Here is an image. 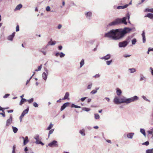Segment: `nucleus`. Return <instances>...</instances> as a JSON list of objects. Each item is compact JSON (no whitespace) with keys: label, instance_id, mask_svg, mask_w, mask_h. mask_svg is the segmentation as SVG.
<instances>
[{"label":"nucleus","instance_id":"423d86ee","mask_svg":"<svg viewBox=\"0 0 153 153\" xmlns=\"http://www.w3.org/2000/svg\"><path fill=\"white\" fill-rule=\"evenodd\" d=\"M13 121V116L12 114L10 115L9 118L8 119L6 122V126H10L12 123Z\"/></svg>","mask_w":153,"mask_h":153},{"label":"nucleus","instance_id":"7c9ffc66","mask_svg":"<svg viewBox=\"0 0 153 153\" xmlns=\"http://www.w3.org/2000/svg\"><path fill=\"white\" fill-rule=\"evenodd\" d=\"M140 132L141 133H142L143 135L145 137H146L145 131L144 129H143V128H140Z\"/></svg>","mask_w":153,"mask_h":153},{"label":"nucleus","instance_id":"dca6fc26","mask_svg":"<svg viewBox=\"0 0 153 153\" xmlns=\"http://www.w3.org/2000/svg\"><path fill=\"white\" fill-rule=\"evenodd\" d=\"M111 56L110 54H108L105 56L100 58L102 59L108 60L111 58Z\"/></svg>","mask_w":153,"mask_h":153},{"label":"nucleus","instance_id":"c9c22d12","mask_svg":"<svg viewBox=\"0 0 153 153\" xmlns=\"http://www.w3.org/2000/svg\"><path fill=\"white\" fill-rule=\"evenodd\" d=\"M94 118L95 119L97 120L99 119L100 116L98 114H94Z\"/></svg>","mask_w":153,"mask_h":153},{"label":"nucleus","instance_id":"2eb2a0df","mask_svg":"<svg viewBox=\"0 0 153 153\" xmlns=\"http://www.w3.org/2000/svg\"><path fill=\"white\" fill-rule=\"evenodd\" d=\"M134 133L133 132L128 133L127 135V137L130 139H132Z\"/></svg>","mask_w":153,"mask_h":153},{"label":"nucleus","instance_id":"ddd939ff","mask_svg":"<svg viewBox=\"0 0 153 153\" xmlns=\"http://www.w3.org/2000/svg\"><path fill=\"white\" fill-rule=\"evenodd\" d=\"M70 103L68 102H67L65 103L60 108V110L61 111H63L65 108L68 106Z\"/></svg>","mask_w":153,"mask_h":153},{"label":"nucleus","instance_id":"cd10ccee","mask_svg":"<svg viewBox=\"0 0 153 153\" xmlns=\"http://www.w3.org/2000/svg\"><path fill=\"white\" fill-rule=\"evenodd\" d=\"M79 132L82 136H85V130L84 129L80 130Z\"/></svg>","mask_w":153,"mask_h":153},{"label":"nucleus","instance_id":"c03bdc74","mask_svg":"<svg viewBox=\"0 0 153 153\" xmlns=\"http://www.w3.org/2000/svg\"><path fill=\"white\" fill-rule=\"evenodd\" d=\"M92 85V84L91 82L87 86V89H90Z\"/></svg>","mask_w":153,"mask_h":153},{"label":"nucleus","instance_id":"69168bd1","mask_svg":"<svg viewBox=\"0 0 153 153\" xmlns=\"http://www.w3.org/2000/svg\"><path fill=\"white\" fill-rule=\"evenodd\" d=\"M105 99L108 102H109L110 101V99L108 97H105Z\"/></svg>","mask_w":153,"mask_h":153},{"label":"nucleus","instance_id":"6ab92c4d","mask_svg":"<svg viewBox=\"0 0 153 153\" xmlns=\"http://www.w3.org/2000/svg\"><path fill=\"white\" fill-rule=\"evenodd\" d=\"M46 46L42 48L39 51L41 52L44 55H45L47 54V51H45V50L47 48H45Z\"/></svg>","mask_w":153,"mask_h":153},{"label":"nucleus","instance_id":"37998d69","mask_svg":"<svg viewBox=\"0 0 153 153\" xmlns=\"http://www.w3.org/2000/svg\"><path fill=\"white\" fill-rule=\"evenodd\" d=\"M112 62V60H111L109 61H107L106 62V64L108 65H109Z\"/></svg>","mask_w":153,"mask_h":153},{"label":"nucleus","instance_id":"09e8293b","mask_svg":"<svg viewBox=\"0 0 153 153\" xmlns=\"http://www.w3.org/2000/svg\"><path fill=\"white\" fill-rule=\"evenodd\" d=\"M97 91L95 90H94L91 91V92H90V94H94L97 93Z\"/></svg>","mask_w":153,"mask_h":153},{"label":"nucleus","instance_id":"e2e57ef3","mask_svg":"<svg viewBox=\"0 0 153 153\" xmlns=\"http://www.w3.org/2000/svg\"><path fill=\"white\" fill-rule=\"evenodd\" d=\"M130 56V55L125 54L123 55V56L125 58H126L129 57Z\"/></svg>","mask_w":153,"mask_h":153},{"label":"nucleus","instance_id":"8fccbe9b","mask_svg":"<svg viewBox=\"0 0 153 153\" xmlns=\"http://www.w3.org/2000/svg\"><path fill=\"white\" fill-rule=\"evenodd\" d=\"M15 149L16 146L14 145L13 147L12 153H15Z\"/></svg>","mask_w":153,"mask_h":153},{"label":"nucleus","instance_id":"f704fd0d","mask_svg":"<svg viewBox=\"0 0 153 153\" xmlns=\"http://www.w3.org/2000/svg\"><path fill=\"white\" fill-rule=\"evenodd\" d=\"M53 126V124H52L51 123L50 124L49 126L47 128V130H50Z\"/></svg>","mask_w":153,"mask_h":153},{"label":"nucleus","instance_id":"aec40b11","mask_svg":"<svg viewBox=\"0 0 153 153\" xmlns=\"http://www.w3.org/2000/svg\"><path fill=\"white\" fill-rule=\"evenodd\" d=\"M29 111V107H28L26 109L24 110L22 113L21 116L24 117L26 114H27Z\"/></svg>","mask_w":153,"mask_h":153},{"label":"nucleus","instance_id":"338daca9","mask_svg":"<svg viewBox=\"0 0 153 153\" xmlns=\"http://www.w3.org/2000/svg\"><path fill=\"white\" fill-rule=\"evenodd\" d=\"M0 115H2L3 117L5 116V114L3 113H0Z\"/></svg>","mask_w":153,"mask_h":153},{"label":"nucleus","instance_id":"a211bd4d","mask_svg":"<svg viewBox=\"0 0 153 153\" xmlns=\"http://www.w3.org/2000/svg\"><path fill=\"white\" fill-rule=\"evenodd\" d=\"M116 93L117 96H120L122 94V91L119 88H117L116 89Z\"/></svg>","mask_w":153,"mask_h":153},{"label":"nucleus","instance_id":"c85d7f7f","mask_svg":"<svg viewBox=\"0 0 153 153\" xmlns=\"http://www.w3.org/2000/svg\"><path fill=\"white\" fill-rule=\"evenodd\" d=\"M22 7V5L21 4H19L16 7L15 10H19Z\"/></svg>","mask_w":153,"mask_h":153},{"label":"nucleus","instance_id":"72a5a7b5","mask_svg":"<svg viewBox=\"0 0 153 153\" xmlns=\"http://www.w3.org/2000/svg\"><path fill=\"white\" fill-rule=\"evenodd\" d=\"M146 153H153V149L147 150L146 151Z\"/></svg>","mask_w":153,"mask_h":153},{"label":"nucleus","instance_id":"bf43d9fd","mask_svg":"<svg viewBox=\"0 0 153 153\" xmlns=\"http://www.w3.org/2000/svg\"><path fill=\"white\" fill-rule=\"evenodd\" d=\"M19 30V27L18 25H17L16 27V31L18 32Z\"/></svg>","mask_w":153,"mask_h":153},{"label":"nucleus","instance_id":"4468645a","mask_svg":"<svg viewBox=\"0 0 153 153\" xmlns=\"http://www.w3.org/2000/svg\"><path fill=\"white\" fill-rule=\"evenodd\" d=\"M16 33L14 32L12 34L9 36L7 37V39L10 41H12L13 40V38L14 37Z\"/></svg>","mask_w":153,"mask_h":153},{"label":"nucleus","instance_id":"052dcab7","mask_svg":"<svg viewBox=\"0 0 153 153\" xmlns=\"http://www.w3.org/2000/svg\"><path fill=\"white\" fill-rule=\"evenodd\" d=\"M86 97H82L80 99V100L81 101L83 102L84 101L85 99H86Z\"/></svg>","mask_w":153,"mask_h":153},{"label":"nucleus","instance_id":"6e6d98bb","mask_svg":"<svg viewBox=\"0 0 153 153\" xmlns=\"http://www.w3.org/2000/svg\"><path fill=\"white\" fill-rule=\"evenodd\" d=\"M9 96H10V94H6L3 97V98H6L7 97H8Z\"/></svg>","mask_w":153,"mask_h":153},{"label":"nucleus","instance_id":"f03ea898","mask_svg":"<svg viewBox=\"0 0 153 153\" xmlns=\"http://www.w3.org/2000/svg\"><path fill=\"white\" fill-rule=\"evenodd\" d=\"M131 30L130 28L125 27L123 29H117L115 30V37L114 38V40H118L123 38L125 34L129 33Z\"/></svg>","mask_w":153,"mask_h":153},{"label":"nucleus","instance_id":"ea45409f","mask_svg":"<svg viewBox=\"0 0 153 153\" xmlns=\"http://www.w3.org/2000/svg\"><path fill=\"white\" fill-rule=\"evenodd\" d=\"M137 42L136 39L134 38L131 40V43L132 45H134Z\"/></svg>","mask_w":153,"mask_h":153},{"label":"nucleus","instance_id":"9b49d317","mask_svg":"<svg viewBox=\"0 0 153 153\" xmlns=\"http://www.w3.org/2000/svg\"><path fill=\"white\" fill-rule=\"evenodd\" d=\"M45 71H46V73L43 72L42 74V77L45 80H46L47 79L48 74V71L46 69Z\"/></svg>","mask_w":153,"mask_h":153},{"label":"nucleus","instance_id":"2f4dec72","mask_svg":"<svg viewBox=\"0 0 153 153\" xmlns=\"http://www.w3.org/2000/svg\"><path fill=\"white\" fill-rule=\"evenodd\" d=\"M80 68H81L85 64V62H84V60L83 59H82L80 63Z\"/></svg>","mask_w":153,"mask_h":153},{"label":"nucleus","instance_id":"7ed1b4c3","mask_svg":"<svg viewBox=\"0 0 153 153\" xmlns=\"http://www.w3.org/2000/svg\"><path fill=\"white\" fill-rule=\"evenodd\" d=\"M129 19L130 14L128 12L126 14V17H124L122 19H117L113 22L109 23L108 24V25L109 26L115 25L120 23H123L126 25L127 24V22L126 21V19H127L129 20Z\"/></svg>","mask_w":153,"mask_h":153},{"label":"nucleus","instance_id":"473e14b6","mask_svg":"<svg viewBox=\"0 0 153 153\" xmlns=\"http://www.w3.org/2000/svg\"><path fill=\"white\" fill-rule=\"evenodd\" d=\"M145 12H148L152 13H153V9L146 8L145 10Z\"/></svg>","mask_w":153,"mask_h":153},{"label":"nucleus","instance_id":"20e7f679","mask_svg":"<svg viewBox=\"0 0 153 153\" xmlns=\"http://www.w3.org/2000/svg\"><path fill=\"white\" fill-rule=\"evenodd\" d=\"M115 30H112L110 31L105 34L104 37L111 38L112 39L114 40V38L115 37L116 35Z\"/></svg>","mask_w":153,"mask_h":153},{"label":"nucleus","instance_id":"4d7b16f0","mask_svg":"<svg viewBox=\"0 0 153 153\" xmlns=\"http://www.w3.org/2000/svg\"><path fill=\"white\" fill-rule=\"evenodd\" d=\"M149 70L152 75L153 76V69L152 67H150Z\"/></svg>","mask_w":153,"mask_h":153},{"label":"nucleus","instance_id":"de8ad7c7","mask_svg":"<svg viewBox=\"0 0 153 153\" xmlns=\"http://www.w3.org/2000/svg\"><path fill=\"white\" fill-rule=\"evenodd\" d=\"M33 98H32L29 100H27V101H28L29 103H31L33 101Z\"/></svg>","mask_w":153,"mask_h":153},{"label":"nucleus","instance_id":"774afa93","mask_svg":"<svg viewBox=\"0 0 153 153\" xmlns=\"http://www.w3.org/2000/svg\"><path fill=\"white\" fill-rule=\"evenodd\" d=\"M58 48L59 50H61L62 49V46H59L58 47Z\"/></svg>","mask_w":153,"mask_h":153},{"label":"nucleus","instance_id":"4c0bfd02","mask_svg":"<svg viewBox=\"0 0 153 153\" xmlns=\"http://www.w3.org/2000/svg\"><path fill=\"white\" fill-rule=\"evenodd\" d=\"M42 67V65H41L39 66L38 67V69H36L35 70V71H38L41 70Z\"/></svg>","mask_w":153,"mask_h":153},{"label":"nucleus","instance_id":"58836bf2","mask_svg":"<svg viewBox=\"0 0 153 153\" xmlns=\"http://www.w3.org/2000/svg\"><path fill=\"white\" fill-rule=\"evenodd\" d=\"M146 0H141L138 3L136 4V5L137 7H138V6L142 4L143 2L145 1Z\"/></svg>","mask_w":153,"mask_h":153},{"label":"nucleus","instance_id":"1a4fd4ad","mask_svg":"<svg viewBox=\"0 0 153 153\" xmlns=\"http://www.w3.org/2000/svg\"><path fill=\"white\" fill-rule=\"evenodd\" d=\"M57 142L56 140H53L52 142L48 144V146L51 147L53 146H57Z\"/></svg>","mask_w":153,"mask_h":153},{"label":"nucleus","instance_id":"4be33fe9","mask_svg":"<svg viewBox=\"0 0 153 153\" xmlns=\"http://www.w3.org/2000/svg\"><path fill=\"white\" fill-rule=\"evenodd\" d=\"M128 6V4H126L124 6H118L117 7V9H123L124 8H126Z\"/></svg>","mask_w":153,"mask_h":153},{"label":"nucleus","instance_id":"0eeeda50","mask_svg":"<svg viewBox=\"0 0 153 153\" xmlns=\"http://www.w3.org/2000/svg\"><path fill=\"white\" fill-rule=\"evenodd\" d=\"M118 46L120 48H125L128 45L124 41L122 42H120L118 43Z\"/></svg>","mask_w":153,"mask_h":153},{"label":"nucleus","instance_id":"49530a36","mask_svg":"<svg viewBox=\"0 0 153 153\" xmlns=\"http://www.w3.org/2000/svg\"><path fill=\"white\" fill-rule=\"evenodd\" d=\"M59 56L60 57L62 58L65 56V54L62 52L60 53Z\"/></svg>","mask_w":153,"mask_h":153},{"label":"nucleus","instance_id":"f8f14e48","mask_svg":"<svg viewBox=\"0 0 153 153\" xmlns=\"http://www.w3.org/2000/svg\"><path fill=\"white\" fill-rule=\"evenodd\" d=\"M22 138L23 140L24 141L23 143V145L24 146H25L29 142V140H28V137L27 136H26L25 138L24 137H21Z\"/></svg>","mask_w":153,"mask_h":153},{"label":"nucleus","instance_id":"b1692460","mask_svg":"<svg viewBox=\"0 0 153 153\" xmlns=\"http://www.w3.org/2000/svg\"><path fill=\"white\" fill-rule=\"evenodd\" d=\"M145 17H148V18L153 19V13H149L144 16Z\"/></svg>","mask_w":153,"mask_h":153},{"label":"nucleus","instance_id":"9d476101","mask_svg":"<svg viewBox=\"0 0 153 153\" xmlns=\"http://www.w3.org/2000/svg\"><path fill=\"white\" fill-rule=\"evenodd\" d=\"M56 43V42L55 41H52V39L51 40L49 41L48 44L46 46L45 48H47L48 47L49 45H54Z\"/></svg>","mask_w":153,"mask_h":153},{"label":"nucleus","instance_id":"13d9d810","mask_svg":"<svg viewBox=\"0 0 153 153\" xmlns=\"http://www.w3.org/2000/svg\"><path fill=\"white\" fill-rule=\"evenodd\" d=\"M142 97V98L145 100H146V101H149V100L147 99L146 98V97L144 96H143Z\"/></svg>","mask_w":153,"mask_h":153},{"label":"nucleus","instance_id":"a19ab883","mask_svg":"<svg viewBox=\"0 0 153 153\" xmlns=\"http://www.w3.org/2000/svg\"><path fill=\"white\" fill-rule=\"evenodd\" d=\"M82 110L83 111H85L88 112L90 110V109L89 108H87L85 107V108H82Z\"/></svg>","mask_w":153,"mask_h":153},{"label":"nucleus","instance_id":"864d4df0","mask_svg":"<svg viewBox=\"0 0 153 153\" xmlns=\"http://www.w3.org/2000/svg\"><path fill=\"white\" fill-rule=\"evenodd\" d=\"M100 76V75L98 74H96V75L94 76H93V77H94V78H98Z\"/></svg>","mask_w":153,"mask_h":153},{"label":"nucleus","instance_id":"5fc2aeb1","mask_svg":"<svg viewBox=\"0 0 153 153\" xmlns=\"http://www.w3.org/2000/svg\"><path fill=\"white\" fill-rule=\"evenodd\" d=\"M149 143L148 141H146V142H145V143H143L142 144L143 145H146V146H148L149 145Z\"/></svg>","mask_w":153,"mask_h":153},{"label":"nucleus","instance_id":"393cba45","mask_svg":"<svg viewBox=\"0 0 153 153\" xmlns=\"http://www.w3.org/2000/svg\"><path fill=\"white\" fill-rule=\"evenodd\" d=\"M27 100L23 98H22L21 101L19 103V105H22L23 103H24L25 102L27 101Z\"/></svg>","mask_w":153,"mask_h":153},{"label":"nucleus","instance_id":"c756f323","mask_svg":"<svg viewBox=\"0 0 153 153\" xmlns=\"http://www.w3.org/2000/svg\"><path fill=\"white\" fill-rule=\"evenodd\" d=\"M12 128L14 133H16L18 131V129L16 127L13 126H12Z\"/></svg>","mask_w":153,"mask_h":153},{"label":"nucleus","instance_id":"5701e85b","mask_svg":"<svg viewBox=\"0 0 153 153\" xmlns=\"http://www.w3.org/2000/svg\"><path fill=\"white\" fill-rule=\"evenodd\" d=\"M69 94L68 92H66L64 97L62 99V100H65L68 99Z\"/></svg>","mask_w":153,"mask_h":153},{"label":"nucleus","instance_id":"3c124183","mask_svg":"<svg viewBox=\"0 0 153 153\" xmlns=\"http://www.w3.org/2000/svg\"><path fill=\"white\" fill-rule=\"evenodd\" d=\"M50 7L49 6H47L46 8V10L47 11H50Z\"/></svg>","mask_w":153,"mask_h":153},{"label":"nucleus","instance_id":"bb28decb","mask_svg":"<svg viewBox=\"0 0 153 153\" xmlns=\"http://www.w3.org/2000/svg\"><path fill=\"white\" fill-rule=\"evenodd\" d=\"M128 71H129L130 73H133L136 71V69L135 68H129L128 69Z\"/></svg>","mask_w":153,"mask_h":153},{"label":"nucleus","instance_id":"6e6552de","mask_svg":"<svg viewBox=\"0 0 153 153\" xmlns=\"http://www.w3.org/2000/svg\"><path fill=\"white\" fill-rule=\"evenodd\" d=\"M85 15L87 19H90L91 18L92 13L91 11L86 12L85 13Z\"/></svg>","mask_w":153,"mask_h":153},{"label":"nucleus","instance_id":"f257e3e1","mask_svg":"<svg viewBox=\"0 0 153 153\" xmlns=\"http://www.w3.org/2000/svg\"><path fill=\"white\" fill-rule=\"evenodd\" d=\"M138 100L139 97L137 96L128 98L124 96H115L113 102L116 104L123 103L128 104Z\"/></svg>","mask_w":153,"mask_h":153},{"label":"nucleus","instance_id":"f3484780","mask_svg":"<svg viewBox=\"0 0 153 153\" xmlns=\"http://www.w3.org/2000/svg\"><path fill=\"white\" fill-rule=\"evenodd\" d=\"M142 36L143 42L145 43L146 42V36L145 35V33L144 31H143L142 33L141 34Z\"/></svg>","mask_w":153,"mask_h":153},{"label":"nucleus","instance_id":"680f3d73","mask_svg":"<svg viewBox=\"0 0 153 153\" xmlns=\"http://www.w3.org/2000/svg\"><path fill=\"white\" fill-rule=\"evenodd\" d=\"M62 27V25L61 24H59L57 28L59 29H60Z\"/></svg>","mask_w":153,"mask_h":153},{"label":"nucleus","instance_id":"0e129e2a","mask_svg":"<svg viewBox=\"0 0 153 153\" xmlns=\"http://www.w3.org/2000/svg\"><path fill=\"white\" fill-rule=\"evenodd\" d=\"M59 54L60 53L59 52H57L55 54V56L56 57H58L59 55Z\"/></svg>","mask_w":153,"mask_h":153},{"label":"nucleus","instance_id":"e433bc0d","mask_svg":"<svg viewBox=\"0 0 153 153\" xmlns=\"http://www.w3.org/2000/svg\"><path fill=\"white\" fill-rule=\"evenodd\" d=\"M54 129H53L51 130H50L49 133H48V137L49 138V137L50 135L52 134L54 131Z\"/></svg>","mask_w":153,"mask_h":153},{"label":"nucleus","instance_id":"603ef678","mask_svg":"<svg viewBox=\"0 0 153 153\" xmlns=\"http://www.w3.org/2000/svg\"><path fill=\"white\" fill-rule=\"evenodd\" d=\"M33 106L35 107H37L38 106V105L36 102H34L33 103Z\"/></svg>","mask_w":153,"mask_h":153},{"label":"nucleus","instance_id":"79ce46f5","mask_svg":"<svg viewBox=\"0 0 153 153\" xmlns=\"http://www.w3.org/2000/svg\"><path fill=\"white\" fill-rule=\"evenodd\" d=\"M71 107L72 108H81V107L80 106H78L76 105H75L74 104H72L71 105Z\"/></svg>","mask_w":153,"mask_h":153},{"label":"nucleus","instance_id":"39448f33","mask_svg":"<svg viewBox=\"0 0 153 153\" xmlns=\"http://www.w3.org/2000/svg\"><path fill=\"white\" fill-rule=\"evenodd\" d=\"M34 138L36 140L35 143L37 144H41L42 146L44 145V143L41 141V139L38 134L35 135Z\"/></svg>","mask_w":153,"mask_h":153},{"label":"nucleus","instance_id":"412c9836","mask_svg":"<svg viewBox=\"0 0 153 153\" xmlns=\"http://www.w3.org/2000/svg\"><path fill=\"white\" fill-rule=\"evenodd\" d=\"M140 81H142L143 80L146 81V77L144 76V75L142 74H140Z\"/></svg>","mask_w":153,"mask_h":153},{"label":"nucleus","instance_id":"a18cd8bd","mask_svg":"<svg viewBox=\"0 0 153 153\" xmlns=\"http://www.w3.org/2000/svg\"><path fill=\"white\" fill-rule=\"evenodd\" d=\"M147 132L149 134H151L152 135H153V129H151L150 131H148Z\"/></svg>","mask_w":153,"mask_h":153},{"label":"nucleus","instance_id":"a878e982","mask_svg":"<svg viewBox=\"0 0 153 153\" xmlns=\"http://www.w3.org/2000/svg\"><path fill=\"white\" fill-rule=\"evenodd\" d=\"M131 40V38L130 36H128L126 39V40L124 41L128 45L129 43L130 42Z\"/></svg>","mask_w":153,"mask_h":153}]
</instances>
